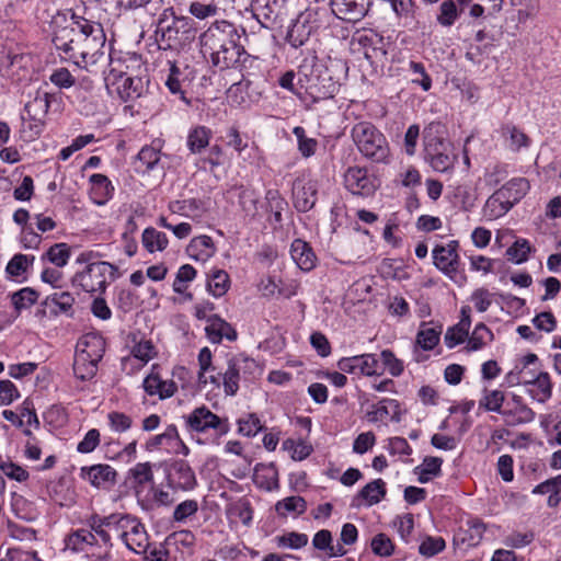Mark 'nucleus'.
<instances>
[{
  "label": "nucleus",
  "mask_w": 561,
  "mask_h": 561,
  "mask_svg": "<svg viewBox=\"0 0 561 561\" xmlns=\"http://www.w3.org/2000/svg\"><path fill=\"white\" fill-rule=\"evenodd\" d=\"M51 43L58 56L81 69H89L105 57L103 24L70 9L57 12L50 22Z\"/></svg>",
  "instance_id": "1"
},
{
  "label": "nucleus",
  "mask_w": 561,
  "mask_h": 561,
  "mask_svg": "<svg viewBox=\"0 0 561 561\" xmlns=\"http://www.w3.org/2000/svg\"><path fill=\"white\" fill-rule=\"evenodd\" d=\"M199 39L202 53L219 70L234 68L248 55L239 28L226 20L214 22Z\"/></svg>",
  "instance_id": "2"
},
{
  "label": "nucleus",
  "mask_w": 561,
  "mask_h": 561,
  "mask_svg": "<svg viewBox=\"0 0 561 561\" xmlns=\"http://www.w3.org/2000/svg\"><path fill=\"white\" fill-rule=\"evenodd\" d=\"M154 34L159 49L180 51L194 42L197 27L193 19L176 15L170 7L160 13Z\"/></svg>",
  "instance_id": "3"
},
{
  "label": "nucleus",
  "mask_w": 561,
  "mask_h": 561,
  "mask_svg": "<svg viewBox=\"0 0 561 561\" xmlns=\"http://www.w3.org/2000/svg\"><path fill=\"white\" fill-rule=\"evenodd\" d=\"M298 85L313 102L334 98L340 82L334 80L328 68L317 57L305 59L298 70Z\"/></svg>",
  "instance_id": "4"
},
{
  "label": "nucleus",
  "mask_w": 561,
  "mask_h": 561,
  "mask_svg": "<svg viewBox=\"0 0 561 561\" xmlns=\"http://www.w3.org/2000/svg\"><path fill=\"white\" fill-rule=\"evenodd\" d=\"M260 370L257 363L244 354L228 355L225 366H220L216 374L209 375V383L214 388L222 387L224 393L229 397L237 394L241 381H250Z\"/></svg>",
  "instance_id": "5"
},
{
  "label": "nucleus",
  "mask_w": 561,
  "mask_h": 561,
  "mask_svg": "<svg viewBox=\"0 0 561 561\" xmlns=\"http://www.w3.org/2000/svg\"><path fill=\"white\" fill-rule=\"evenodd\" d=\"M424 159L437 172L454 168L457 156L447 139V128L440 122H431L423 129Z\"/></svg>",
  "instance_id": "6"
},
{
  "label": "nucleus",
  "mask_w": 561,
  "mask_h": 561,
  "mask_svg": "<svg viewBox=\"0 0 561 561\" xmlns=\"http://www.w3.org/2000/svg\"><path fill=\"white\" fill-rule=\"evenodd\" d=\"M351 136L358 151L367 159L387 163L390 149L385 135L371 123L359 122L351 130Z\"/></svg>",
  "instance_id": "7"
},
{
  "label": "nucleus",
  "mask_w": 561,
  "mask_h": 561,
  "mask_svg": "<svg viewBox=\"0 0 561 561\" xmlns=\"http://www.w3.org/2000/svg\"><path fill=\"white\" fill-rule=\"evenodd\" d=\"M107 275L111 279H116L118 277L117 266L108 262H99L77 272L71 278V284L89 294H103L107 287Z\"/></svg>",
  "instance_id": "8"
},
{
  "label": "nucleus",
  "mask_w": 561,
  "mask_h": 561,
  "mask_svg": "<svg viewBox=\"0 0 561 561\" xmlns=\"http://www.w3.org/2000/svg\"><path fill=\"white\" fill-rule=\"evenodd\" d=\"M54 94L38 89L34 98L28 101L24 106V112L21 116L23 121L22 133L28 139L38 137L45 127V118L48 114L51 99Z\"/></svg>",
  "instance_id": "9"
},
{
  "label": "nucleus",
  "mask_w": 561,
  "mask_h": 561,
  "mask_svg": "<svg viewBox=\"0 0 561 561\" xmlns=\"http://www.w3.org/2000/svg\"><path fill=\"white\" fill-rule=\"evenodd\" d=\"M459 242L450 240L447 244H436L432 251L433 264L446 275L450 280L462 285L467 276L460 267V256L458 253Z\"/></svg>",
  "instance_id": "10"
},
{
  "label": "nucleus",
  "mask_w": 561,
  "mask_h": 561,
  "mask_svg": "<svg viewBox=\"0 0 561 561\" xmlns=\"http://www.w3.org/2000/svg\"><path fill=\"white\" fill-rule=\"evenodd\" d=\"M325 11L309 8L298 14L291 22L286 34V42L293 48L304 46L310 38L311 34L317 32L322 26L321 15Z\"/></svg>",
  "instance_id": "11"
},
{
  "label": "nucleus",
  "mask_w": 561,
  "mask_h": 561,
  "mask_svg": "<svg viewBox=\"0 0 561 561\" xmlns=\"http://www.w3.org/2000/svg\"><path fill=\"white\" fill-rule=\"evenodd\" d=\"M184 419L186 427L192 432L207 433L214 430L219 437L230 432L228 419L218 416L205 405L195 408L188 415L184 416Z\"/></svg>",
  "instance_id": "12"
},
{
  "label": "nucleus",
  "mask_w": 561,
  "mask_h": 561,
  "mask_svg": "<svg viewBox=\"0 0 561 561\" xmlns=\"http://www.w3.org/2000/svg\"><path fill=\"white\" fill-rule=\"evenodd\" d=\"M164 472L168 486L174 491H192L197 485L196 474L185 460L167 463Z\"/></svg>",
  "instance_id": "13"
},
{
  "label": "nucleus",
  "mask_w": 561,
  "mask_h": 561,
  "mask_svg": "<svg viewBox=\"0 0 561 561\" xmlns=\"http://www.w3.org/2000/svg\"><path fill=\"white\" fill-rule=\"evenodd\" d=\"M117 471L107 463H95L80 468L79 478L95 489L110 490L117 482Z\"/></svg>",
  "instance_id": "14"
},
{
  "label": "nucleus",
  "mask_w": 561,
  "mask_h": 561,
  "mask_svg": "<svg viewBox=\"0 0 561 561\" xmlns=\"http://www.w3.org/2000/svg\"><path fill=\"white\" fill-rule=\"evenodd\" d=\"M344 186L353 195L363 197L370 196L375 193L377 185L376 180L363 167H350L344 173Z\"/></svg>",
  "instance_id": "15"
},
{
  "label": "nucleus",
  "mask_w": 561,
  "mask_h": 561,
  "mask_svg": "<svg viewBox=\"0 0 561 561\" xmlns=\"http://www.w3.org/2000/svg\"><path fill=\"white\" fill-rule=\"evenodd\" d=\"M341 371L352 375L379 376L381 366L375 354H362L352 357H342L337 362Z\"/></svg>",
  "instance_id": "16"
},
{
  "label": "nucleus",
  "mask_w": 561,
  "mask_h": 561,
  "mask_svg": "<svg viewBox=\"0 0 561 561\" xmlns=\"http://www.w3.org/2000/svg\"><path fill=\"white\" fill-rule=\"evenodd\" d=\"M373 0H331V11L340 20L348 23L362 21L368 13Z\"/></svg>",
  "instance_id": "17"
},
{
  "label": "nucleus",
  "mask_w": 561,
  "mask_h": 561,
  "mask_svg": "<svg viewBox=\"0 0 561 561\" xmlns=\"http://www.w3.org/2000/svg\"><path fill=\"white\" fill-rule=\"evenodd\" d=\"M75 297L69 291H56L48 295L37 308L38 318L57 317L61 313L72 314Z\"/></svg>",
  "instance_id": "18"
},
{
  "label": "nucleus",
  "mask_w": 561,
  "mask_h": 561,
  "mask_svg": "<svg viewBox=\"0 0 561 561\" xmlns=\"http://www.w3.org/2000/svg\"><path fill=\"white\" fill-rule=\"evenodd\" d=\"M318 199V184L313 180L296 181L293 187L294 207L299 213L311 210Z\"/></svg>",
  "instance_id": "19"
},
{
  "label": "nucleus",
  "mask_w": 561,
  "mask_h": 561,
  "mask_svg": "<svg viewBox=\"0 0 561 561\" xmlns=\"http://www.w3.org/2000/svg\"><path fill=\"white\" fill-rule=\"evenodd\" d=\"M252 13L260 25L266 30H275L280 23V9L277 0H254Z\"/></svg>",
  "instance_id": "20"
},
{
  "label": "nucleus",
  "mask_w": 561,
  "mask_h": 561,
  "mask_svg": "<svg viewBox=\"0 0 561 561\" xmlns=\"http://www.w3.org/2000/svg\"><path fill=\"white\" fill-rule=\"evenodd\" d=\"M366 417L370 423L381 422L388 417L399 422L401 420L400 403L396 399L383 398L370 405L366 412Z\"/></svg>",
  "instance_id": "21"
},
{
  "label": "nucleus",
  "mask_w": 561,
  "mask_h": 561,
  "mask_svg": "<svg viewBox=\"0 0 561 561\" xmlns=\"http://www.w3.org/2000/svg\"><path fill=\"white\" fill-rule=\"evenodd\" d=\"M290 255L302 272H310L317 266L318 257L313 249L302 239L298 238L291 242Z\"/></svg>",
  "instance_id": "22"
},
{
  "label": "nucleus",
  "mask_w": 561,
  "mask_h": 561,
  "mask_svg": "<svg viewBox=\"0 0 561 561\" xmlns=\"http://www.w3.org/2000/svg\"><path fill=\"white\" fill-rule=\"evenodd\" d=\"M106 342L99 333H87L77 343L76 353L82 354L88 358L101 362L104 356Z\"/></svg>",
  "instance_id": "23"
},
{
  "label": "nucleus",
  "mask_w": 561,
  "mask_h": 561,
  "mask_svg": "<svg viewBox=\"0 0 561 561\" xmlns=\"http://www.w3.org/2000/svg\"><path fill=\"white\" fill-rule=\"evenodd\" d=\"M205 333L213 344H219L224 339L236 341L238 336L234 328L218 314H213L211 321L205 328Z\"/></svg>",
  "instance_id": "24"
},
{
  "label": "nucleus",
  "mask_w": 561,
  "mask_h": 561,
  "mask_svg": "<svg viewBox=\"0 0 561 561\" xmlns=\"http://www.w3.org/2000/svg\"><path fill=\"white\" fill-rule=\"evenodd\" d=\"M503 3L504 0H472L467 15L473 24H480L482 20L497 14L502 10Z\"/></svg>",
  "instance_id": "25"
},
{
  "label": "nucleus",
  "mask_w": 561,
  "mask_h": 561,
  "mask_svg": "<svg viewBox=\"0 0 561 561\" xmlns=\"http://www.w3.org/2000/svg\"><path fill=\"white\" fill-rule=\"evenodd\" d=\"M170 70L165 80V87L170 93L178 96L186 106H192V101L186 96V77L175 62L169 61Z\"/></svg>",
  "instance_id": "26"
},
{
  "label": "nucleus",
  "mask_w": 561,
  "mask_h": 561,
  "mask_svg": "<svg viewBox=\"0 0 561 561\" xmlns=\"http://www.w3.org/2000/svg\"><path fill=\"white\" fill-rule=\"evenodd\" d=\"M116 91L122 101L128 102L138 99L144 92V82L139 77H129L121 73L115 82Z\"/></svg>",
  "instance_id": "27"
},
{
  "label": "nucleus",
  "mask_w": 561,
  "mask_h": 561,
  "mask_svg": "<svg viewBox=\"0 0 561 561\" xmlns=\"http://www.w3.org/2000/svg\"><path fill=\"white\" fill-rule=\"evenodd\" d=\"M442 332V324H434L433 321H423L421 322L420 329L416 333L415 343L423 351H432L438 345Z\"/></svg>",
  "instance_id": "28"
},
{
  "label": "nucleus",
  "mask_w": 561,
  "mask_h": 561,
  "mask_svg": "<svg viewBox=\"0 0 561 561\" xmlns=\"http://www.w3.org/2000/svg\"><path fill=\"white\" fill-rule=\"evenodd\" d=\"M91 183L90 197L96 205H104L112 198L114 186L110 179L101 173L92 174L89 179Z\"/></svg>",
  "instance_id": "29"
},
{
  "label": "nucleus",
  "mask_w": 561,
  "mask_h": 561,
  "mask_svg": "<svg viewBox=\"0 0 561 561\" xmlns=\"http://www.w3.org/2000/svg\"><path fill=\"white\" fill-rule=\"evenodd\" d=\"M253 481L255 485L265 491L278 489V471L274 463H257L254 468Z\"/></svg>",
  "instance_id": "30"
},
{
  "label": "nucleus",
  "mask_w": 561,
  "mask_h": 561,
  "mask_svg": "<svg viewBox=\"0 0 561 561\" xmlns=\"http://www.w3.org/2000/svg\"><path fill=\"white\" fill-rule=\"evenodd\" d=\"M520 381L536 388L535 397L539 402H546L552 394V383L548 373L540 371L536 377L528 376V371L520 370Z\"/></svg>",
  "instance_id": "31"
},
{
  "label": "nucleus",
  "mask_w": 561,
  "mask_h": 561,
  "mask_svg": "<svg viewBox=\"0 0 561 561\" xmlns=\"http://www.w3.org/2000/svg\"><path fill=\"white\" fill-rule=\"evenodd\" d=\"M125 546L135 553L147 552L149 548V536L146 531L145 525L137 518L128 535L123 540Z\"/></svg>",
  "instance_id": "32"
},
{
  "label": "nucleus",
  "mask_w": 561,
  "mask_h": 561,
  "mask_svg": "<svg viewBox=\"0 0 561 561\" xmlns=\"http://www.w3.org/2000/svg\"><path fill=\"white\" fill-rule=\"evenodd\" d=\"M530 185L527 179L514 178L496 191L502 193L505 198L504 201L508 202V205L513 207L527 194Z\"/></svg>",
  "instance_id": "33"
},
{
  "label": "nucleus",
  "mask_w": 561,
  "mask_h": 561,
  "mask_svg": "<svg viewBox=\"0 0 561 561\" xmlns=\"http://www.w3.org/2000/svg\"><path fill=\"white\" fill-rule=\"evenodd\" d=\"M65 549L73 553L82 552L87 546L96 545L95 535L85 528L72 530L65 537Z\"/></svg>",
  "instance_id": "34"
},
{
  "label": "nucleus",
  "mask_w": 561,
  "mask_h": 561,
  "mask_svg": "<svg viewBox=\"0 0 561 561\" xmlns=\"http://www.w3.org/2000/svg\"><path fill=\"white\" fill-rule=\"evenodd\" d=\"M466 10H468V8L461 7L454 0H444L438 7L436 21L440 26L449 28Z\"/></svg>",
  "instance_id": "35"
},
{
  "label": "nucleus",
  "mask_w": 561,
  "mask_h": 561,
  "mask_svg": "<svg viewBox=\"0 0 561 561\" xmlns=\"http://www.w3.org/2000/svg\"><path fill=\"white\" fill-rule=\"evenodd\" d=\"M213 131L204 125H197L190 129L186 138V146L191 153H201L209 146Z\"/></svg>",
  "instance_id": "36"
},
{
  "label": "nucleus",
  "mask_w": 561,
  "mask_h": 561,
  "mask_svg": "<svg viewBox=\"0 0 561 561\" xmlns=\"http://www.w3.org/2000/svg\"><path fill=\"white\" fill-rule=\"evenodd\" d=\"M187 252L195 260L206 261L215 254L216 247L210 237L203 234L191 240Z\"/></svg>",
  "instance_id": "37"
},
{
  "label": "nucleus",
  "mask_w": 561,
  "mask_h": 561,
  "mask_svg": "<svg viewBox=\"0 0 561 561\" xmlns=\"http://www.w3.org/2000/svg\"><path fill=\"white\" fill-rule=\"evenodd\" d=\"M230 285V276L226 271L214 268L208 274L207 289L215 298L222 297L229 290Z\"/></svg>",
  "instance_id": "38"
},
{
  "label": "nucleus",
  "mask_w": 561,
  "mask_h": 561,
  "mask_svg": "<svg viewBox=\"0 0 561 561\" xmlns=\"http://www.w3.org/2000/svg\"><path fill=\"white\" fill-rule=\"evenodd\" d=\"M504 196L502 193L495 191L485 202L483 206V216L488 220L497 219L504 215H506L512 207L508 205V202L504 201Z\"/></svg>",
  "instance_id": "39"
},
{
  "label": "nucleus",
  "mask_w": 561,
  "mask_h": 561,
  "mask_svg": "<svg viewBox=\"0 0 561 561\" xmlns=\"http://www.w3.org/2000/svg\"><path fill=\"white\" fill-rule=\"evenodd\" d=\"M443 459L434 456H426L420 466L414 468L417 480L421 483H427L433 478L442 474Z\"/></svg>",
  "instance_id": "40"
},
{
  "label": "nucleus",
  "mask_w": 561,
  "mask_h": 561,
  "mask_svg": "<svg viewBox=\"0 0 561 561\" xmlns=\"http://www.w3.org/2000/svg\"><path fill=\"white\" fill-rule=\"evenodd\" d=\"M533 493L549 494L548 506H558L561 502V474L539 483L534 488Z\"/></svg>",
  "instance_id": "41"
},
{
  "label": "nucleus",
  "mask_w": 561,
  "mask_h": 561,
  "mask_svg": "<svg viewBox=\"0 0 561 561\" xmlns=\"http://www.w3.org/2000/svg\"><path fill=\"white\" fill-rule=\"evenodd\" d=\"M174 439H178V427L174 424H170L167 426L163 433L150 437L146 442L145 448L148 451H153L161 448L171 450Z\"/></svg>",
  "instance_id": "42"
},
{
  "label": "nucleus",
  "mask_w": 561,
  "mask_h": 561,
  "mask_svg": "<svg viewBox=\"0 0 561 561\" xmlns=\"http://www.w3.org/2000/svg\"><path fill=\"white\" fill-rule=\"evenodd\" d=\"M141 242L149 253H153L165 250L169 244V239L164 232L153 227H148L142 232Z\"/></svg>",
  "instance_id": "43"
},
{
  "label": "nucleus",
  "mask_w": 561,
  "mask_h": 561,
  "mask_svg": "<svg viewBox=\"0 0 561 561\" xmlns=\"http://www.w3.org/2000/svg\"><path fill=\"white\" fill-rule=\"evenodd\" d=\"M71 255V248L68 243L60 242L55 243L48 248V250L42 254L41 260L43 262L48 261L56 267H64L67 265Z\"/></svg>",
  "instance_id": "44"
},
{
  "label": "nucleus",
  "mask_w": 561,
  "mask_h": 561,
  "mask_svg": "<svg viewBox=\"0 0 561 561\" xmlns=\"http://www.w3.org/2000/svg\"><path fill=\"white\" fill-rule=\"evenodd\" d=\"M306 511L307 502L299 495L285 497L275 504V512L280 517H287L288 514L302 515Z\"/></svg>",
  "instance_id": "45"
},
{
  "label": "nucleus",
  "mask_w": 561,
  "mask_h": 561,
  "mask_svg": "<svg viewBox=\"0 0 561 561\" xmlns=\"http://www.w3.org/2000/svg\"><path fill=\"white\" fill-rule=\"evenodd\" d=\"M127 481L134 488L144 486L153 481L152 463L138 462L127 471Z\"/></svg>",
  "instance_id": "46"
},
{
  "label": "nucleus",
  "mask_w": 561,
  "mask_h": 561,
  "mask_svg": "<svg viewBox=\"0 0 561 561\" xmlns=\"http://www.w3.org/2000/svg\"><path fill=\"white\" fill-rule=\"evenodd\" d=\"M98 365L99 362L76 353L73 360V374L82 381L90 380L96 375Z\"/></svg>",
  "instance_id": "47"
},
{
  "label": "nucleus",
  "mask_w": 561,
  "mask_h": 561,
  "mask_svg": "<svg viewBox=\"0 0 561 561\" xmlns=\"http://www.w3.org/2000/svg\"><path fill=\"white\" fill-rule=\"evenodd\" d=\"M13 309L19 312L31 308L38 300L39 294L32 287H24L11 294Z\"/></svg>",
  "instance_id": "48"
},
{
  "label": "nucleus",
  "mask_w": 561,
  "mask_h": 561,
  "mask_svg": "<svg viewBox=\"0 0 561 561\" xmlns=\"http://www.w3.org/2000/svg\"><path fill=\"white\" fill-rule=\"evenodd\" d=\"M494 339L493 332L482 322L478 323L470 336L466 350L469 352L479 351L485 346L488 342Z\"/></svg>",
  "instance_id": "49"
},
{
  "label": "nucleus",
  "mask_w": 561,
  "mask_h": 561,
  "mask_svg": "<svg viewBox=\"0 0 561 561\" xmlns=\"http://www.w3.org/2000/svg\"><path fill=\"white\" fill-rule=\"evenodd\" d=\"M137 517L130 514L115 513L108 515L107 528L117 533L122 541L128 535V530L131 529Z\"/></svg>",
  "instance_id": "50"
},
{
  "label": "nucleus",
  "mask_w": 561,
  "mask_h": 561,
  "mask_svg": "<svg viewBox=\"0 0 561 561\" xmlns=\"http://www.w3.org/2000/svg\"><path fill=\"white\" fill-rule=\"evenodd\" d=\"M386 483L382 479H376L367 483L358 493V497L365 500L368 505L378 504L386 496Z\"/></svg>",
  "instance_id": "51"
},
{
  "label": "nucleus",
  "mask_w": 561,
  "mask_h": 561,
  "mask_svg": "<svg viewBox=\"0 0 561 561\" xmlns=\"http://www.w3.org/2000/svg\"><path fill=\"white\" fill-rule=\"evenodd\" d=\"M238 433L245 437H254L264 430V425L255 413H245L237 421Z\"/></svg>",
  "instance_id": "52"
},
{
  "label": "nucleus",
  "mask_w": 561,
  "mask_h": 561,
  "mask_svg": "<svg viewBox=\"0 0 561 561\" xmlns=\"http://www.w3.org/2000/svg\"><path fill=\"white\" fill-rule=\"evenodd\" d=\"M198 365L199 370L197 374L198 382L201 385H207L209 382L208 373L216 374L220 366L213 365V354L208 347H203L198 353Z\"/></svg>",
  "instance_id": "53"
},
{
  "label": "nucleus",
  "mask_w": 561,
  "mask_h": 561,
  "mask_svg": "<svg viewBox=\"0 0 561 561\" xmlns=\"http://www.w3.org/2000/svg\"><path fill=\"white\" fill-rule=\"evenodd\" d=\"M238 191V202L247 216L254 217L257 213V195L253 188L240 185Z\"/></svg>",
  "instance_id": "54"
},
{
  "label": "nucleus",
  "mask_w": 561,
  "mask_h": 561,
  "mask_svg": "<svg viewBox=\"0 0 561 561\" xmlns=\"http://www.w3.org/2000/svg\"><path fill=\"white\" fill-rule=\"evenodd\" d=\"M501 135L510 138V147L513 151H519L520 148L529 146V137L513 124L503 125Z\"/></svg>",
  "instance_id": "55"
},
{
  "label": "nucleus",
  "mask_w": 561,
  "mask_h": 561,
  "mask_svg": "<svg viewBox=\"0 0 561 561\" xmlns=\"http://www.w3.org/2000/svg\"><path fill=\"white\" fill-rule=\"evenodd\" d=\"M533 251L530 242L526 239H517L507 250L506 257L515 264L525 263Z\"/></svg>",
  "instance_id": "56"
},
{
  "label": "nucleus",
  "mask_w": 561,
  "mask_h": 561,
  "mask_svg": "<svg viewBox=\"0 0 561 561\" xmlns=\"http://www.w3.org/2000/svg\"><path fill=\"white\" fill-rule=\"evenodd\" d=\"M137 161L139 163L137 171L142 173L149 172L153 170L160 161V150L151 146H145L138 152Z\"/></svg>",
  "instance_id": "57"
},
{
  "label": "nucleus",
  "mask_w": 561,
  "mask_h": 561,
  "mask_svg": "<svg viewBox=\"0 0 561 561\" xmlns=\"http://www.w3.org/2000/svg\"><path fill=\"white\" fill-rule=\"evenodd\" d=\"M370 548L375 556L389 558L394 553L396 546L388 535L378 533L371 538Z\"/></svg>",
  "instance_id": "58"
},
{
  "label": "nucleus",
  "mask_w": 561,
  "mask_h": 561,
  "mask_svg": "<svg viewBox=\"0 0 561 561\" xmlns=\"http://www.w3.org/2000/svg\"><path fill=\"white\" fill-rule=\"evenodd\" d=\"M108 516H100L98 514H93L88 519V525L90 527V531H92L95 537H100L102 542L108 547H112V540L110 533L105 529L107 528Z\"/></svg>",
  "instance_id": "59"
},
{
  "label": "nucleus",
  "mask_w": 561,
  "mask_h": 561,
  "mask_svg": "<svg viewBox=\"0 0 561 561\" xmlns=\"http://www.w3.org/2000/svg\"><path fill=\"white\" fill-rule=\"evenodd\" d=\"M504 392L501 390H483V397L479 401V407L490 412L502 413V405L504 402Z\"/></svg>",
  "instance_id": "60"
},
{
  "label": "nucleus",
  "mask_w": 561,
  "mask_h": 561,
  "mask_svg": "<svg viewBox=\"0 0 561 561\" xmlns=\"http://www.w3.org/2000/svg\"><path fill=\"white\" fill-rule=\"evenodd\" d=\"M293 134L297 138L298 150L304 158H310L313 156L318 148V140L306 136V130L301 126H296L293 129Z\"/></svg>",
  "instance_id": "61"
},
{
  "label": "nucleus",
  "mask_w": 561,
  "mask_h": 561,
  "mask_svg": "<svg viewBox=\"0 0 561 561\" xmlns=\"http://www.w3.org/2000/svg\"><path fill=\"white\" fill-rule=\"evenodd\" d=\"M34 261V255L18 253L7 264L5 272L12 277H19L27 271Z\"/></svg>",
  "instance_id": "62"
},
{
  "label": "nucleus",
  "mask_w": 561,
  "mask_h": 561,
  "mask_svg": "<svg viewBox=\"0 0 561 561\" xmlns=\"http://www.w3.org/2000/svg\"><path fill=\"white\" fill-rule=\"evenodd\" d=\"M446 548L443 537L426 536L419 546V553L425 558H432Z\"/></svg>",
  "instance_id": "63"
},
{
  "label": "nucleus",
  "mask_w": 561,
  "mask_h": 561,
  "mask_svg": "<svg viewBox=\"0 0 561 561\" xmlns=\"http://www.w3.org/2000/svg\"><path fill=\"white\" fill-rule=\"evenodd\" d=\"M469 328L462 327L459 322L448 328L444 336L446 346L448 348H454L455 346L463 343L469 336Z\"/></svg>",
  "instance_id": "64"
}]
</instances>
